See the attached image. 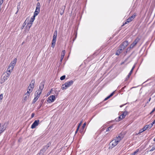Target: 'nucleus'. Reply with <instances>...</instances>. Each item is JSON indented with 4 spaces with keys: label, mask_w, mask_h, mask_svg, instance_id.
Here are the masks:
<instances>
[{
    "label": "nucleus",
    "mask_w": 155,
    "mask_h": 155,
    "mask_svg": "<svg viewBox=\"0 0 155 155\" xmlns=\"http://www.w3.org/2000/svg\"><path fill=\"white\" fill-rule=\"evenodd\" d=\"M124 137V135L122 133H120L117 137L115 139L113 140L109 143V145H117L119 142Z\"/></svg>",
    "instance_id": "1"
},
{
    "label": "nucleus",
    "mask_w": 155,
    "mask_h": 155,
    "mask_svg": "<svg viewBox=\"0 0 155 155\" xmlns=\"http://www.w3.org/2000/svg\"><path fill=\"white\" fill-rule=\"evenodd\" d=\"M17 61V59L16 58L14 59L9 64L7 68V71L11 72L14 68Z\"/></svg>",
    "instance_id": "2"
},
{
    "label": "nucleus",
    "mask_w": 155,
    "mask_h": 155,
    "mask_svg": "<svg viewBox=\"0 0 155 155\" xmlns=\"http://www.w3.org/2000/svg\"><path fill=\"white\" fill-rule=\"evenodd\" d=\"M74 81L72 80L68 81L65 82L64 84H62L61 86V89L62 90L66 89L68 87L73 84Z\"/></svg>",
    "instance_id": "3"
},
{
    "label": "nucleus",
    "mask_w": 155,
    "mask_h": 155,
    "mask_svg": "<svg viewBox=\"0 0 155 155\" xmlns=\"http://www.w3.org/2000/svg\"><path fill=\"white\" fill-rule=\"evenodd\" d=\"M35 83V80H32L31 83L28 86L27 89V91H28V92H29V93H30L33 91Z\"/></svg>",
    "instance_id": "4"
},
{
    "label": "nucleus",
    "mask_w": 155,
    "mask_h": 155,
    "mask_svg": "<svg viewBox=\"0 0 155 155\" xmlns=\"http://www.w3.org/2000/svg\"><path fill=\"white\" fill-rule=\"evenodd\" d=\"M10 72L7 73V72H5L4 73L2 76L1 78H2L5 81L7 80L10 74Z\"/></svg>",
    "instance_id": "5"
},
{
    "label": "nucleus",
    "mask_w": 155,
    "mask_h": 155,
    "mask_svg": "<svg viewBox=\"0 0 155 155\" xmlns=\"http://www.w3.org/2000/svg\"><path fill=\"white\" fill-rule=\"evenodd\" d=\"M30 95V93L27 91V92L25 94L23 98L22 101V102L24 103L29 98V96Z\"/></svg>",
    "instance_id": "6"
},
{
    "label": "nucleus",
    "mask_w": 155,
    "mask_h": 155,
    "mask_svg": "<svg viewBox=\"0 0 155 155\" xmlns=\"http://www.w3.org/2000/svg\"><path fill=\"white\" fill-rule=\"evenodd\" d=\"M128 45V41H125L122 43V44L120 45L119 47V48H121L123 50H124Z\"/></svg>",
    "instance_id": "7"
},
{
    "label": "nucleus",
    "mask_w": 155,
    "mask_h": 155,
    "mask_svg": "<svg viewBox=\"0 0 155 155\" xmlns=\"http://www.w3.org/2000/svg\"><path fill=\"white\" fill-rule=\"evenodd\" d=\"M140 38L138 37L130 45V48H133L137 44V43L140 40Z\"/></svg>",
    "instance_id": "8"
},
{
    "label": "nucleus",
    "mask_w": 155,
    "mask_h": 155,
    "mask_svg": "<svg viewBox=\"0 0 155 155\" xmlns=\"http://www.w3.org/2000/svg\"><path fill=\"white\" fill-rule=\"evenodd\" d=\"M55 99V97L54 95H52L49 96L47 100V101L48 103H51L54 102Z\"/></svg>",
    "instance_id": "9"
},
{
    "label": "nucleus",
    "mask_w": 155,
    "mask_h": 155,
    "mask_svg": "<svg viewBox=\"0 0 155 155\" xmlns=\"http://www.w3.org/2000/svg\"><path fill=\"white\" fill-rule=\"evenodd\" d=\"M49 146H45L43 148L41 149L39 153L38 154V155H45L44 153L48 149Z\"/></svg>",
    "instance_id": "10"
},
{
    "label": "nucleus",
    "mask_w": 155,
    "mask_h": 155,
    "mask_svg": "<svg viewBox=\"0 0 155 155\" xmlns=\"http://www.w3.org/2000/svg\"><path fill=\"white\" fill-rule=\"evenodd\" d=\"M39 121H40L39 120H35L31 125V128L32 129L35 128L36 126H38L39 124Z\"/></svg>",
    "instance_id": "11"
},
{
    "label": "nucleus",
    "mask_w": 155,
    "mask_h": 155,
    "mask_svg": "<svg viewBox=\"0 0 155 155\" xmlns=\"http://www.w3.org/2000/svg\"><path fill=\"white\" fill-rule=\"evenodd\" d=\"M6 128V127L5 124H4L2 125L1 124H0V134L5 130Z\"/></svg>",
    "instance_id": "12"
},
{
    "label": "nucleus",
    "mask_w": 155,
    "mask_h": 155,
    "mask_svg": "<svg viewBox=\"0 0 155 155\" xmlns=\"http://www.w3.org/2000/svg\"><path fill=\"white\" fill-rule=\"evenodd\" d=\"M135 65H134L133 67H132V68L131 69V70H130V72L127 75V77L126 78L125 80V81H127L128 79L130 77V75H131V74L133 72V70L134 69V68H135Z\"/></svg>",
    "instance_id": "13"
},
{
    "label": "nucleus",
    "mask_w": 155,
    "mask_h": 155,
    "mask_svg": "<svg viewBox=\"0 0 155 155\" xmlns=\"http://www.w3.org/2000/svg\"><path fill=\"white\" fill-rule=\"evenodd\" d=\"M45 82V81H43L41 83L39 86V90L42 91V90H43L44 88Z\"/></svg>",
    "instance_id": "14"
},
{
    "label": "nucleus",
    "mask_w": 155,
    "mask_h": 155,
    "mask_svg": "<svg viewBox=\"0 0 155 155\" xmlns=\"http://www.w3.org/2000/svg\"><path fill=\"white\" fill-rule=\"evenodd\" d=\"M65 54V51L64 50H63L62 52L60 61L61 62Z\"/></svg>",
    "instance_id": "15"
},
{
    "label": "nucleus",
    "mask_w": 155,
    "mask_h": 155,
    "mask_svg": "<svg viewBox=\"0 0 155 155\" xmlns=\"http://www.w3.org/2000/svg\"><path fill=\"white\" fill-rule=\"evenodd\" d=\"M35 97L34 99L33 100V101H32L33 104L35 103V102L39 98V95L37 96L36 93H35Z\"/></svg>",
    "instance_id": "16"
},
{
    "label": "nucleus",
    "mask_w": 155,
    "mask_h": 155,
    "mask_svg": "<svg viewBox=\"0 0 155 155\" xmlns=\"http://www.w3.org/2000/svg\"><path fill=\"white\" fill-rule=\"evenodd\" d=\"M122 114L121 115V118H124L126 115L128 114V112L127 111L122 112Z\"/></svg>",
    "instance_id": "17"
},
{
    "label": "nucleus",
    "mask_w": 155,
    "mask_h": 155,
    "mask_svg": "<svg viewBox=\"0 0 155 155\" xmlns=\"http://www.w3.org/2000/svg\"><path fill=\"white\" fill-rule=\"evenodd\" d=\"M123 50L121 49V48H119L118 49V50L117 51L116 53V55H118L122 53L123 51Z\"/></svg>",
    "instance_id": "18"
},
{
    "label": "nucleus",
    "mask_w": 155,
    "mask_h": 155,
    "mask_svg": "<svg viewBox=\"0 0 155 155\" xmlns=\"http://www.w3.org/2000/svg\"><path fill=\"white\" fill-rule=\"evenodd\" d=\"M56 42V39L55 38H53V40L52 41V46L53 48L55 45Z\"/></svg>",
    "instance_id": "19"
},
{
    "label": "nucleus",
    "mask_w": 155,
    "mask_h": 155,
    "mask_svg": "<svg viewBox=\"0 0 155 155\" xmlns=\"http://www.w3.org/2000/svg\"><path fill=\"white\" fill-rule=\"evenodd\" d=\"M57 35V30H55L54 33L53 38H56Z\"/></svg>",
    "instance_id": "20"
},
{
    "label": "nucleus",
    "mask_w": 155,
    "mask_h": 155,
    "mask_svg": "<svg viewBox=\"0 0 155 155\" xmlns=\"http://www.w3.org/2000/svg\"><path fill=\"white\" fill-rule=\"evenodd\" d=\"M42 91H40V90H38V92L36 91L35 93L36 94L37 96L39 95V97H40L41 94V93Z\"/></svg>",
    "instance_id": "21"
},
{
    "label": "nucleus",
    "mask_w": 155,
    "mask_h": 155,
    "mask_svg": "<svg viewBox=\"0 0 155 155\" xmlns=\"http://www.w3.org/2000/svg\"><path fill=\"white\" fill-rule=\"evenodd\" d=\"M32 23L30 22V21H29L27 23L26 27H28L29 28V29L32 25Z\"/></svg>",
    "instance_id": "22"
},
{
    "label": "nucleus",
    "mask_w": 155,
    "mask_h": 155,
    "mask_svg": "<svg viewBox=\"0 0 155 155\" xmlns=\"http://www.w3.org/2000/svg\"><path fill=\"white\" fill-rule=\"evenodd\" d=\"M139 149H137L136 151L132 153L130 155H135L139 151Z\"/></svg>",
    "instance_id": "23"
},
{
    "label": "nucleus",
    "mask_w": 155,
    "mask_h": 155,
    "mask_svg": "<svg viewBox=\"0 0 155 155\" xmlns=\"http://www.w3.org/2000/svg\"><path fill=\"white\" fill-rule=\"evenodd\" d=\"M35 16L34 15L32 16L30 19V22H31L33 23L34 20L35 19Z\"/></svg>",
    "instance_id": "24"
},
{
    "label": "nucleus",
    "mask_w": 155,
    "mask_h": 155,
    "mask_svg": "<svg viewBox=\"0 0 155 155\" xmlns=\"http://www.w3.org/2000/svg\"><path fill=\"white\" fill-rule=\"evenodd\" d=\"M149 125H147L146 126H145L143 127V130L145 131L148 128H149Z\"/></svg>",
    "instance_id": "25"
},
{
    "label": "nucleus",
    "mask_w": 155,
    "mask_h": 155,
    "mask_svg": "<svg viewBox=\"0 0 155 155\" xmlns=\"http://www.w3.org/2000/svg\"><path fill=\"white\" fill-rule=\"evenodd\" d=\"M41 7L40 4L39 2H38L37 3L36 5V8L40 9Z\"/></svg>",
    "instance_id": "26"
},
{
    "label": "nucleus",
    "mask_w": 155,
    "mask_h": 155,
    "mask_svg": "<svg viewBox=\"0 0 155 155\" xmlns=\"http://www.w3.org/2000/svg\"><path fill=\"white\" fill-rule=\"evenodd\" d=\"M113 126H111L107 128L106 131H109L113 128Z\"/></svg>",
    "instance_id": "27"
},
{
    "label": "nucleus",
    "mask_w": 155,
    "mask_h": 155,
    "mask_svg": "<svg viewBox=\"0 0 155 155\" xmlns=\"http://www.w3.org/2000/svg\"><path fill=\"white\" fill-rule=\"evenodd\" d=\"M43 102H44V100H42L41 101V102L39 104V106L38 107V109H39L40 108V107H41Z\"/></svg>",
    "instance_id": "28"
},
{
    "label": "nucleus",
    "mask_w": 155,
    "mask_h": 155,
    "mask_svg": "<svg viewBox=\"0 0 155 155\" xmlns=\"http://www.w3.org/2000/svg\"><path fill=\"white\" fill-rule=\"evenodd\" d=\"M136 14L134 13L130 17L133 20L135 17Z\"/></svg>",
    "instance_id": "29"
},
{
    "label": "nucleus",
    "mask_w": 155,
    "mask_h": 155,
    "mask_svg": "<svg viewBox=\"0 0 155 155\" xmlns=\"http://www.w3.org/2000/svg\"><path fill=\"white\" fill-rule=\"evenodd\" d=\"M66 76L65 75H63L61 77L60 79L62 81L64 80Z\"/></svg>",
    "instance_id": "30"
},
{
    "label": "nucleus",
    "mask_w": 155,
    "mask_h": 155,
    "mask_svg": "<svg viewBox=\"0 0 155 155\" xmlns=\"http://www.w3.org/2000/svg\"><path fill=\"white\" fill-rule=\"evenodd\" d=\"M39 13V12H38L37 11H35V12L34 13V16H36L37 15H38V14Z\"/></svg>",
    "instance_id": "31"
},
{
    "label": "nucleus",
    "mask_w": 155,
    "mask_h": 155,
    "mask_svg": "<svg viewBox=\"0 0 155 155\" xmlns=\"http://www.w3.org/2000/svg\"><path fill=\"white\" fill-rule=\"evenodd\" d=\"M144 131V130H143V129H140L139 130V132L137 134H140Z\"/></svg>",
    "instance_id": "32"
},
{
    "label": "nucleus",
    "mask_w": 155,
    "mask_h": 155,
    "mask_svg": "<svg viewBox=\"0 0 155 155\" xmlns=\"http://www.w3.org/2000/svg\"><path fill=\"white\" fill-rule=\"evenodd\" d=\"M5 81L2 78H1V80L0 81V83L2 84Z\"/></svg>",
    "instance_id": "33"
},
{
    "label": "nucleus",
    "mask_w": 155,
    "mask_h": 155,
    "mask_svg": "<svg viewBox=\"0 0 155 155\" xmlns=\"http://www.w3.org/2000/svg\"><path fill=\"white\" fill-rule=\"evenodd\" d=\"M155 149V146L153 147L150 150H148V151H153V150H154Z\"/></svg>",
    "instance_id": "34"
},
{
    "label": "nucleus",
    "mask_w": 155,
    "mask_h": 155,
    "mask_svg": "<svg viewBox=\"0 0 155 155\" xmlns=\"http://www.w3.org/2000/svg\"><path fill=\"white\" fill-rule=\"evenodd\" d=\"M127 21H128L129 22L131 21L133 19L130 17L127 19Z\"/></svg>",
    "instance_id": "35"
},
{
    "label": "nucleus",
    "mask_w": 155,
    "mask_h": 155,
    "mask_svg": "<svg viewBox=\"0 0 155 155\" xmlns=\"http://www.w3.org/2000/svg\"><path fill=\"white\" fill-rule=\"evenodd\" d=\"M129 21H127V20H126V21L125 22V23H124L123 24V25L122 26H124V25H125V24H127L128 23H129Z\"/></svg>",
    "instance_id": "36"
},
{
    "label": "nucleus",
    "mask_w": 155,
    "mask_h": 155,
    "mask_svg": "<svg viewBox=\"0 0 155 155\" xmlns=\"http://www.w3.org/2000/svg\"><path fill=\"white\" fill-rule=\"evenodd\" d=\"M3 95L2 94H1L0 95V101L2 100L3 98Z\"/></svg>",
    "instance_id": "37"
},
{
    "label": "nucleus",
    "mask_w": 155,
    "mask_h": 155,
    "mask_svg": "<svg viewBox=\"0 0 155 155\" xmlns=\"http://www.w3.org/2000/svg\"><path fill=\"white\" fill-rule=\"evenodd\" d=\"M86 125V124L85 123H84V124L83 125V126L82 127V128H83V129H84L85 127V126Z\"/></svg>",
    "instance_id": "38"
},
{
    "label": "nucleus",
    "mask_w": 155,
    "mask_h": 155,
    "mask_svg": "<svg viewBox=\"0 0 155 155\" xmlns=\"http://www.w3.org/2000/svg\"><path fill=\"white\" fill-rule=\"evenodd\" d=\"M35 11H37V12L39 13L40 11V9L36 8Z\"/></svg>",
    "instance_id": "39"
},
{
    "label": "nucleus",
    "mask_w": 155,
    "mask_h": 155,
    "mask_svg": "<svg viewBox=\"0 0 155 155\" xmlns=\"http://www.w3.org/2000/svg\"><path fill=\"white\" fill-rule=\"evenodd\" d=\"M114 92H113L112 93H111L109 95V96L110 97H112L114 94Z\"/></svg>",
    "instance_id": "40"
},
{
    "label": "nucleus",
    "mask_w": 155,
    "mask_h": 155,
    "mask_svg": "<svg viewBox=\"0 0 155 155\" xmlns=\"http://www.w3.org/2000/svg\"><path fill=\"white\" fill-rule=\"evenodd\" d=\"M3 1L4 0H0V5H1L2 4Z\"/></svg>",
    "instance_id": "41"
},
{
    "label": "nucleus",
    "mask_w": 155,
    "mask_h": 155,
    "mask_svg": "<svg viewBox=\"0 0 155 155\" xmlns=\"http://www.w3.org/2000/svg\"><path fill=\"white\" fill-rule=\"evenodd\" d=\"M83 130H84V129H83V128H81V129L80 130V131L81 133V134H82L83 132Z\"/></svg>",
    "instance_id": "42"
},
{
    "label": "nucleus",
    "mask_w": 155,
    "mask_h": 155,
    "mask_svg": "<svg viewBox=\"0 0 155 155\" xmlns=\"http://www.w3.org/2000/svg\"><path fill=\"white\" fill-rule=\"evenodd\" d=\"M115 120L117 122H119L120 120V119H119L118 118H116Z\"/></svg>",
    "instance_id": "43"
},
{
    "label": "nucleus",
    "mask_w": 155,
    "mask_h": 155,
    "mask_svg": "<svg viewBox=\"0 0 155 155\" xmlns=\"http://www.w3.org/2000/svg\"><path fill=\"white\" fill-rule=\"evenodd\" d=\"M34 115H35V114L34 113H32L31 114V118H33L34 116Z\"/></svg>",
    "instance_id": "44"
},
{
    "label": "nucleus",
    "mask_w": 155,
    "mask_h": 155,
    "mask_svg": "<svg viewBox=\"0 0 155 155\" xmlns=\"http://www.w3.org/2000/svg\"><path fill=\"white\" fill-rule=\"evenodd\" d=\"M110 97H109V96H107V97H106L105 99L104 100L105 101H106Z\"/></svg>",
    "instance_id": "45"
},
{
    "label": "nucleus",
    "mask_w": 155,
    "mask_h": 155,
    "mask_svg": "<svg viewBox=\"0 0 155 155\" xmlns=\"http://www.w3.org/2000/svg\"><path fill=\"white\" fill-rule=\"evenodd\" d=\"M118 118L119 119H120V120H122L123 119V118H121V115L120 116H119Z\"/></svg>",
    "instance_id": "46"
},
{
    "label": "nucleus",
    "mask_w": 155,
    "mask_h": 155,
    "mask_svg": "<svg viewBox=\"0 0 155 155\" xmlns=\"http://www.w3.org/2000/svg\"><path fill=\"white\" fill-rule=\"evenodd\" d=\"M27 20V18H26L25 21V22H24V23L23 24V27H24L25 25V24H26L25 22H26Z\"/></svg>",
    "instance_id": "47"
},
{
    "label": "nucleus",
    "mask_w": 155,
    "mask_h": 155,
    "mask_svg": "<svg viewBox=\"0 0 155 155\" xmlns=\"http://www.w3.org/2000/svg\"><path fill=\"white\" fill-rule=\"evenodd\" d=\"M155 123H153V121L150 124V126H151V127H152L153 125V124H155Z\"/></svg>",
    "instance_id": "48"
},
{
    "label": "nucleus",
    "mask_w": 155,
    "mask_h": 155,
    "mask_svg": "<svg viewBox=\"0 0 155 155\" xmlns=\"http://www.w3.org/2000/svg\"><path fill=\"white\" fill-rule=\"evenodd\" d=\"M52 89H51V91H50V92H48V93H47V95H49L50 94V93H51V91H52Z\"/></svg>",
    "instance_id": "49"
},
{
    "label": "nucleus",
    "mask_w": 155,
    "mask_h": 155,
    "mask_svg": "<svg viewBox=\"0 0 155 155\" xmlns=\"http://www.w3.org/2000/svg\"><path fill=\"white\" fill-rule=\"evenodd\" d=\"M126 86H124V87H122L121 89V90L122 91V92H123V90L124 89V88L126 87Z\"/></svg>",
    "instance_id": "50"
},
{
    "label": "nucleus",
    "mask_w": 155,
    "mask_h": 155,
    "mask_svg": "<svg viewBox=\"0 0 155 155\" xmlns=\"http://www.w3.org/2000/svg\"><path fill=\"white\" fill-rule=\"evenodd\" d=\"M82 121L80 123H79V125H78V126H79V127H80V126H81V124H82Z\"/></svg>",
    "instance_id": "51"
},
{
    "label": "nucleus",
    "mask_w": 155,
    "mask_h": 155,
    "mask_svg": "<svg viewBox=\"0 0 155 155\" xmlns=\"http://www.w3.org/2000/svg\"><path fill=\"white\" fill-rule=\"evenodd\" d=\"M79 126H78V127H77V130H76L77 131H78V130H79Z\"/></svg>",
    "instance_id": "52"
},
{
    "label": "nucleus",
    "mask_w": 155,
    "mask_h": 155,
    "mask_svg": "<svg viewBox=\"0 0 155 155\" xmlns=\"http://www.w3.org/2000/svg\"><path fill=\"white\" fill-rule=\"evenodd\" d=\"M151 99V97H150L149 98V100H148V101L147 102V103H148V102H149L150 101Z\"/></svg>",
    "instance_id": "53"
},
{
    "label": "nucleus",
    "mask_w": 155,
    "mask_h": 155,
    "mask_svg": "<svg viewBox=\"0 0 155 155\" xmlns=\"http://www.w3.org/2000/svg\"><path fill=\"white\" fill-rule=\"evenodd\" d=\"M154 111H153V110H152L151 112L150 113V114H151L152 113H153Z\"/></svg>",
    "instance_id": "54"
},
{
    "label": "nucleus",
    "mask_w": 155,
    "mask_h": 155,
    "mask_svg": "<svg viewBox=\"0 0 155 155\" xmlns=\"http://www.w3.org/2000/svg\"><path fill=\"white\" fill-rule=\"evenodd\" d=\"M148 125H149V128H151L152 127H151V126H150V124H148Z\"/></svg>",
    "instance_id": "55"
},
{
    "label": "nucleus",
    "mask_w": 155,
    "mask_h": 155,
    "mask_svg": "<svg viewBox=\"0 0 155 155\" xmlns=\"http://www.w3.org/2000/svg\"><path fill=\"white\" fill-rule=\"evenodd\" d=\"M113 147H112V146H111V147H109V148H109V149H110V148H111H111H113Z\"/></svg>",
    "instance_id": "56"
},
{
    "label": "nucleus",
    "mask_w": 155,
    "mask_h": 155,
    "mask_svg": "<svg viewBox=\"0 0 155 155\" xmlns=\"http://www.w3.org/2000/svg\"><path fill=\"white\" fill-rule=\"evenodd\" d=\"M153 110V111H155V107Z\"/></svg>",
    "instance_id": "57"
},
{
    "label": "nucleus",
    "mask_w": 155,
    "mask_h": 155,
    "mask_svg": "<svg viewBox=\"0 0 155 155\" xmlns=\"http://www.w3.org/2000/svg\"><path fill=\"white\" fill-rule=\"evenodd\" d=\"M78 131H77V130H76V131L75 132V134H77V133L78 132Z\"/></svg>",
    "instance_id": "58"
},
{
    "label": "nucleus",
    "mask_w": 155,
    "mask_h": 155,
    "mask_svg": "<svg viewBox=\"0 0 155 155\" xmlns=\"http://www.w3.org/2000/svg\"><path fill=\"white\" fill-rule=\"evenodd\" d=\"M124 105H121L120 106V107H122Z\"/></svg>",
    "instance_id": "59"
},
{
    "label": "nucleus",
    "mask_w": 155,
    "mask_h": 155,
    "mask_svg": "<svg viewBox=\"0 0 155 155\" xmlns=\"http://www.w3.org/2000/svg\"><path fill=\"white\" fill-rule=\"evenodd\" d=\"M153 141H155V137L154 138V139H153Z\"/></svg>",
    "instance_id": "60"
},
{
    "label": "nucleus",
    "mask_w": 155,
    "mask_h": 155,
    "mask_svg": "<svg viewBox=\"0 0 155 155\" xmlns=\"http://www.w3.org/2000/svg\"><path fill=\"white\" fill-rule=\"evenodd\" d=\"M153 121V123H155V119L154 120V121Z\"/></svg>",
    "instance_id": "61"
},
{
    "label": "nucleus",
    "mask_w": 155,
    "mask_h": 155,
    "mask_svg": "<svg viewBox=\"0 0 155 155\" xmlns=\"http://www.w3.org/2000/svg\"><path fill=\"white\" fill-rule=\"evenodd\" d=\"M62 14H63V13H61V15H62Z\"/></svg>",
    "instance_id": "62"
},
{
    "label": "nucleus",
    "mask_w": 155,
    "mask_h": 155,
    "mask_svg": "<svg viewBox=\"0 0 155 155\" xmlns=\"http://www.w3.org/2000/svg\"><path fill=\"white\" fill-rule=\"evenodd\" d=\"M135 87H133L131 88H135Z\"/></svg>",
    "instance_id": "63"
},
{
    "label": "nucleus",
    "mask_w": 155,
    "mask_h": 155,
    "mask_svg": "<svg viewBox=\"0 0 155 155\" xmlns=\"http://www.w3.org/2000/svg\"><path fill=\"white\" fill-rule=\"evenodd\" d=\"M50 0H49V2H50Z\"/></svg>",
    "instance_id": "64"
}]
</instances>
